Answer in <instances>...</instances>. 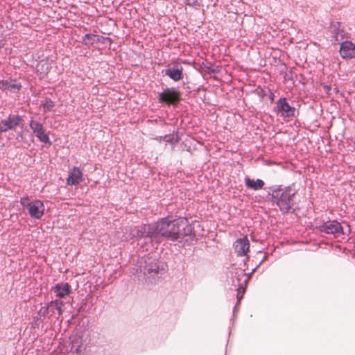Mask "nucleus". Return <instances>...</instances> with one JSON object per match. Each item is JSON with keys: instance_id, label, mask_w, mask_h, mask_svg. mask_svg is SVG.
<instances>
[{"instance_id": "obj_24", "label": "nucleus", "mask_w": 355, "mask_h": 355, "mask_svg": "<svg viewBox=\"0 0 355 355\" xmlns=\"http://www.w3.org/2000/svg\"><path fill=\"white\" fill-rule=\"evenodd\" d=\"M174 137L173 135H166L164 137V140L168 143H173Z\"/></svg>"}, {"instance_id": "obj_20", "label": "nucleus", "mask_w": 355, "mask_h": 355, "mask_svg": "<svg viewBox=\"0 0 355 355\" xmlns=\"http://www.w3.org/2000/svg\"><path fill=\"white\" fill-rule=\"evenodd\" d=\"M340 22H332L331 24V32L334 35V37H335V40L338 41L340 39L343 38V31L340 30Z\"/></svg>"}, {"instance_id": "obj_23", "label": "nucleus", "mask_w": 355, "mask_h": 355, "mask_svg": "<svg viewBox=\"0 0 355 355\" xmlns=\"http://www.w3.org/2000/svg\"><path fill=\"white\" fill-rule=\"evenodd\" d=\"M44 112L51 111L55 106V103L51 98H46L41 104Z\"/></svg>"}, {"instance_id": "obj_8", "label": "nucleus", "mask_w": 355, "mask_h": 355, "mask_svg": "<svg viewBox=\"0 0 355 355\" xmlns=\"http://www.w3.org/2000/svg\"><path fill=\"white\" fill-rule=\"evenodd\" d=\"M23 121L21 116L19 115H9L0 122V134L10 130H15Z\"/></svg>"}, {"instance_id": "obj_12", "label": "nucleus", "mask_w": 355, "mask_h": 355, "mask_svg": "<svg viewBox=\"0 0 355 355\" xmlns=\"http://www.w3.org/2000/svg\"><path fill=\"white\" fill-rule=\"evenodd\" d=\"M340 55L343 59L355 58V44L351 41H344L340 44Z\"/></svg>"}, {"instance_id": "obj_2", "label": "nucleus", "mask_w": 355, "mask_h": 355, "mask_svg": "<svg viewBox=\"0 0 355 355\" xmlns=\"http://www.w3.org/2000/svg\"><path fill=\"white\" fill-rule=\"evenodd\" d=\"M272 201L283 213H288L294 205V198L296 190L291 186L283 187L282 185L270 188Z\"/></svg>"}, {"instance_id": "obj_18", "label": "nucleus", "mask_w": 355, "mask_h": 355, "mask_svg": "<svg viewBox=\"0 0 355 355\" xmlns=\"http://www.w3.org/2000/svg\"><path fill=\"white\" fill-rule=\"evenodd\" d=\"M64 305V302L62 301L55 300L50 302L48 304L47 307L44 308V314L46 313V312L48 311L49 309H55L58 313L59 315L62 314L63 310L62 306Z\"/></svg>"}, {"instance_id": "obj_5", "label": "nucleus", "mask_w": 355, "mask_h": 355, "mask_svg": "<svg viewBox=\"0 0 355 355\" xmlns=\"http://www.w3.org/2000/svg\"><path fill=\"white\" fill-rule=\"evenodd\" d=\"M155 227L153 224L143 225L135 227L131 229V235L132 237L139 239L144 238L145 239L150 240L151 242L156 243V237L155 232Z\"/></svg>"}, {"instance_id": "obj_6", "label": "nucleus", "mask_w": 355, "mask_h": 355, "mask_svg": "<svg viewBox=\"0 0 355 355\" xmlns=\"http://www.w3.org/2000/svg\"><path fill=\"white\" fill-rule=\"evenodd\" d=\"M29 126L40 141L44 144H51L49 137L48 134L45 132L44 127L42 123L31 119L29 122Z\"/></svg>"}, {"instance_id": "obj_3", "label": "nucleus", "mask_w": 355, "mask_h": 355, "mask_svg": "<svg viewBox=\"0 0 355 355\" xmlns=\"http://www.w3.org/2000/svg\"><path fill=\"white\" fill-rule=\"evenodd\" d=\"M20 203L28 210L29 216L35 219H40L44 214V203L40 200H31L28 196L22 197Z\"/></svg>"}, {"instance_id": "obj_16", "label": "nucleus", "mask_w": 355, "mask_h": 355, "mask_svg": "<svg viewBox=\"0 0 355 355\" xmlns=\"http://www.w3.org/2000/svg\"><path fill=\"white\" fill-rule=\"evenodd\" d=\"M53 291L56 297L63 298L69 295L71 288L68 283H59L53 287Z\"/></svg>"}, {"instance_id": "obj_15", "label": "nucleus", "mask_w": 355, "mask_h": 355, "mask_svg": "<svg viewBox=\"0 0 355 355\" xmlns=\"http://www.w3.org/2000/svg\"><path fill=\"white\" fill-rule=\"evenodd\" d=\"M162 73L174 81H179L183 78V68L179 64H175L172 67L162 71Z\"/></svg>"}, {"instance_id": "obj_13", "label": "nucleus", "mask_w": 355, "mask_h": 355, "mask_svg": "<svg viewBox=\"0 0 355 355\" xmlns=\"http://www.w3.org/2000/svg\"><path fill=\"white\" fill-rule=\"evenodd\" d=\"M83 180L82 171L76 166L73 167L68 173L67 184L71 186H76Z\"/></svg>"}, {"instance_id": "obj_9", "label": "nucleus", "mask_w": 355, "mask_h": 355, "mask_svg": "<svg viewBox=\"0 0 355 355\" xmlns=\"http://www.w3.org/2000/svg\"><path fill=\"white\" fill-rule=\"evenodd\" d=\"M318 229L320 232L327 234L338 235L343 234V228L341 224L337 220H329L324 223L322 225H320Z\"/></svg>"}, {"instance_id": "obj_21", "label": "nucleus", "mask_w": 355, "mask_h": 355, "mask_svg": "<svg viewBox=\"0 0 355 355\" xmlns=\"http://www.w3.org/2000/svg\"><path fill=\"white\" fill-rule=\"evenodd\" d=\"M21 88V85L19 84H16L15 83L11 81V82H7L3 80H0V89H4V90H19Z\"/></svg>"}, {"instance_id": "obj_11", "label": "nucleus", "mask_w": 355, "mask_h": 355, "mask_svg": "<svg viewBox=\"0 0 355 355\" xmlns=\"http://www.w3.org/2000/svg\"><path fill=\"white\" fill-rule=\"evenodd\" d=\"M277 110L284 117H290L295 115V108L288 103L286 98H280L277 101Z\"/></svg>"}, {"instance_id": "obj_14", "label": "nucleus", "mask_w": 355, "mask_h": 355, "mask_svg": "<svg viewBox=\"0 0 355 355\" xmlns=\"http://www.w3.org/2000/svg\"><path fill=\"white\" fill-rule=\"evenodd\" d=\"M250 242L246 236L238 239L234 243V249L238 256H245L249 251Z\"/></svg>"}, {"instance_id": "obj_7", "label": "nucleus", "mask_w": 355, "mask_h": 355, "mask_svg": "<svg viewBox=\"0 0 355 355\" xmlns=\"http://www.w3.org/2000/svg\"><path fill=\"white\" fill-rule=\"evenodd\" d=\"M180 95L175 88H167L159 94V99L167 104L176 105L180 101Z\"/></svg>"}, {"instance_id": "obj_19", "label": "nucleus", "mask_w": 355, "mask_h": 355, "mask_svg": "<svg viewBox=\"0 0 355 355\" xmlns=\"http://www.w3.org/2000/svg\"><path fill=\"white\" fill-rule=\"evenodd\" d=\"M84 349V345L80 338H75L72 340L71 352L80 355Z\"/></svg>"}, {"instance_id": "obj_22", "label": "nucleus", "mask_w": 355, "mask_h": 355, "mask_svg": "<svg viewBox=\"0 0 355 355\" xmlns=\"http://www.w3.org/2000/svg\"><path fill=\"white\" fill-rule=\"evenodd\" d=\"M98 42H99V36L96 35L87 33L83 37V43L85 45H92Z\"/></svg>"}, {"instance_id": "obj_1", "label": "nucleus", "mask_w": 355, "mask_h": 355, "mask_svg": "<svg viewBox=\"0 0 355 355\" xmlns=\"http://www.w3.org/2000/svg\"><path fill=\"white\" fill-rule=\"evenodd\" d=\"M154 227L157 236L156 243L161 242L162 237L175 241L180 236H187L190 232L188 221L184 218L172 220L168 217L164 218L154 225Z\"/></svg>"}, {"instance_id": "obj_4", "label": "nucleus", "mask_w": 355, "mask_h": 355, "mask_svg": "<svg viewBox=\"0 0 355 355\" xmlns=\"http://www.w3.org/2000/svg\"><path fill=\"white\" fill-rule=\"evenodd\" d=\"M138 264L139 272H143L144 275L154 276L158 272L159 266L156 257H141L138 261Z\"/></svg>"}, {"instance_id": "obj_17", "label": "nucleus", "mask_w": 355, "mask_h": 355, "mask_svg": "<svg viewBox=\"0 0 355 355\" xmlns=\"http://www.w3.org/2000/svg\"><path fill=\"white\" fill-rule=\"evenodd\" d=\"M245 183L248 188L255 191L262 189L265 184L264 182L261 179L252 180L249 177L245 178Z\"/></svg>"}, {"instance_id": "obj_10", "label": "nucleus", "mask_w": 355, "mask_h": 355, "mask_svg": "<svg viewBox=\"0 0 355 355\" xmlns=\"http://www.w3.org/2000/svg\"><path fill=\"white\" fill-rule=\"evenodd\" d=\"M250 279V277L247 275L245 272H244L243 270H239L236 272L233 277V283L235 286H238V295L237 298L239 300L242 295L240 297L239 293L241 290H242V292L244 293L245 291V287Z\"/></svg>"}]
</instances>
